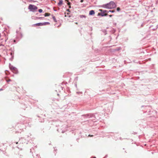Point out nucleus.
<instances>
[{
	"mask_svg": "<svg viewBox=\"0 0 158 158\" xmlns=\"http://www.w3.org/2000/svg\"><path fill=\"white\" fill-rule=\"evenodd\" d=\"M81 17H85V15H82Z\"/></svg>",
	"mask_w": 158,
	"mask_h": 158,
	"instance_id": "nucleus-18",
	"label": "nucleus"
},
{
	"mask_svg": "<svg viewBox=\"0 0 158 158\" xmlns=\"http://www.w3.org/2000/svg\"><path fill=\"white\" fill-rule=\"evenodd\" d=\"M70 4H71V3H70V2H68V5L69 6H70Z\"/></svg>",
	"mask_w": 158,
	"mask_h": 158,
	"instance_id": "nucleus-15",
	"label": "nucleus"
},
{
	"mask_svg": "<svg viewBox=\"0 0 158 158\" xmlns=\"http://www.w3.org/2000/svg\"><path fill=\"white\" fill-rule=\"evenodd\" d=\"M120 9L119 7H118L117 9V11H119L120 10Z\"/></svg>",
	"mask_w": 158,
	"mask_h": 158,
	"instance_id": "nucleus-14",
	"label": "nucleus"
},
{
	"mask_svg": "<svg viewBox=\"0 0 158 158\" xmlns=\"http://www.w3.org/2000/svg\"><path fill=\"white\" fill-rule=\"evenodd\" d=\"M6 81L7 82H8L11 81V80H10V79H6Z\"/></svg>",
	"mask_w": 158,
	"mask_h": 158,
	"instance_id": "nucleus-11",
	"label": "nucleus"
},
{
	"mask_svg": "<svg viewBox=\"0 0 158 158\" xmlns=\"http://www.w3.org/2000/svg\"><path fill=\"white\" fill-rule=\"evenodd\" d=\"M83 1V0H81V2H82Z\"/></svg>",
	"mask_w": 158,
	"mask_h": 158,
	"instance_id": "nucleus-19",
	"label": "nucleus"
},
{
	"mask_svg": "<svg viewBox=\"0 0 158 158\" xmlns=\"http://www.w3.org/2000/svg\"><path fill=\"white\" fill-rule=\"evenodd\" d=\"M18 142H17L16 143V144H18Z\"/></svg>",
	"mask_w": 158,
	"mask_h": 158,
	"instance_id": "nucleus-23",
	"label": "nucleus"
},
{
	"mask_svg": "<svg viewBox=\"0 0 158 158\" xmlns=\"http://www.w3.org/2000/svg\"><path fill=\"white\" fill-rule=\"evenodd\" d=\"M34 25L38 26H43L44 25H43V23H37L36 24H34Z\"/></svg>",
	"mask_w": 158,
	"mask_h": 158,
	"instance_id": "nucleus-6",
	"label": "nucleus"
},
{
	"mask_svg": "<svg viewBox=\"0 0 158 158\" xmlns=\"http://www.w3.org/2000/svg\"><path fill=\"white\" fill-rule=\"evenodd\" d=\"M50 15V14L48 13H46L44 14V16L47 17L49 16Z\"/></svg>",
	"mask_w": 158,
	"mask_h": 158,
	"instance_id": "nucleus-8",
	"label": "nucleus"
},
{
	"mask_svg": "<svg viewBox=\"0 0 158 158\" xmlns=\"http://www.w3.org/2000/svg\"><path fill=\"white\" fill-rule=\"evenodd\" d=\"M53 20H54L55 22H56V18H55V17L53 16Z\"/></svg>",
	"mask_w": 158,
	"mask_h": 158,
	"instance_id": "nucleus-13",
	"label": "nucleus"
},
{
	"mask_svg": "<svg viewBox=\"0 0 158 158\" xmlns=\"http://www.w3.org/2000/svg\"><path fill=\"white\" fill-rule=\"evenodd\" d=\"M93 158H96V157H93Z\"/></svg>",
	"mask_w": 158,
	"mask_h": 158,
	"instance_id": "nucleus-24",
	"label": "nucleus"
},
{
	"mask_svg": "<svg viewBox=\"0 0 158 158\" xmlns=\"http://www.w3.org/2000/svg\"><path fill=\"white\" fill-rule=\"evenodd\" d=\"M148 59V60L150 59V58H149Z\"/></svg>",
	"mask_w": 158,
	"mask_h": 158,
	"instance_id": "nucleus-25",
	"label": "nucleus"
},
{
	"mask_svg": "<svg viewBox=\"0 0 158 158\" xmlns=\"http://www.w3.org/2000/svg\"><path fill=\"white\" fill-rule=\"evenodd\" d=\"M115 12V10H110L109 11H108V13L109 12H111L112 13H114Z\"/></svg>",
	"mask_w": 158,
	"mask_h": 158,
	"instance_id": "nucleus-10",
	"label": "nucleus"
},
{
	"mask_svg": "<svg viewBox=\"0 0 158 158\" xmlns=\"http://www.w3.org/2000/svg\"><path fill=\"white\" fill-rule=\"evenodd\" d=\"M43 18H42V17H39V18H38V19H42Z\"/></svg>",
	"mask_w": 158,
	"mask_h": 158,
	"instance_id": "nucleus-17",
	"label": "nucleus"
},
{
	"mask_svg": "<svg viewBox=\"0 0 158 158\" xmlns=\"http://www.w3.org/2000/svg\"><path fill=\"white\" fill-rule=\"evenodd\" d=\"M43 11V10L42 9H39V12H40V13H41Z\"/></svg>",
	"mask_w": 158,
	"mask_h": 158,
	"instance_id": "nucleus-12",
	"label": "nucleus"
},
{
	"mask_svg": "<svg viewBox=\"0 0 158 158\" xmlns=\"http://www.w3.org/2000/svg\"><path fill=\"white\" fill-rule=\"evenodd\" d=\"M43 23L44 25H45L47 24H50L49 23V22H44Z\"/></svg>",
	"mask_w": 158,
	"mask_h": 158,
	"instance_id": "nucleus-9",
	"label": "nucleus"
},
{
	"mask_svg": "<svg viewBox=\"0 0 158 158\" xmlns=\"http://www.w3.org/2000/svg\"><path fill=\"white\" fill-rule=\"evenodd\" d=\"M63 3V1L62 0H60L58 2V5L59 6H61Z\"/></svg>",
	"mask_w": 158,
	"mask_h": 158,
	"instance_id": "nucleus-7",
	"label": "nucleus"
},
{
	"mask_svg": "<svg viewBox=\"0 0 158 158\" xmlns=\"http://www.w3.org/2000/svg\"><path fill=\"white\" fill-rule=\"evenodd\" d=\"M65 1H67V2H69L68 0H65Z\"/></svg>",
	"mask_w": 158,
	"mask_h": 158,
	"instance_id": "nucleus-22",
	"label": "nucleus"
},
{
	"mask_svg": "<svg viewBox=\"0 0 158 158\" xmlns=\"http://www.w3.org/2000/svg\"><path fill=\"white\" fill-rule=\"evenodd\" d=\"M28 8V9L32 11H34L37 9V7L36 6L31 4H30L29 5Z\"/></svg>",
	"mask_w": 158,
	"mask_h": 158,
	"instance_id": "nucleus-2",
	"label": "nucleus"
},
{
	"mask_svg": "<svg viewBox=\"0 0 158 158\" xmlns=\"http://www.w3.org/2000/svg\"><path fill=\"white\" fill-rule=\"evenodd\" d=\"M116 6V4L114 2L111 1L109 3L103 5L102 7L106 8L111 9L115 8Z\"/></svg>",
	"mask_w": 158,
	"mask_h": 158,
	"instance_id": "nucleus-1",
	"label": "nucleus"
},
{
	"mask_svg": "<svg viewBox=\"0 0 158 158\" xmlns=\"http://www.w3.org/2000/svg\"><path fill=\"white\" fill-rule=\"evenodd\" d=\"M3 89H0V91L2 90Z\"/></svg>",
	"mask_w": 158,
	"mask_h": 158,
	"instance_id": "nucleus-21",
	"label": "nucleus"
},
{
	"mask_svg": "<svg viewBox=\"0 0 158 158\" xmlns=\"http://www.w3.org/2000/svg\"><path fill=\"white\" fill-rule=\"evenodd\" d=\"M95 14V12L94 10H91L89 11V15H94Z\"/></svg>",
	"mask_w": 158,
	"mask_h": 158,
	"instance_id": "nucleus-5",
	"label": "nucleus"
},
{
	"mask_svg": "<svg viewBox=\"0 0 158 158\" xmlns=\"http://www.w3.org/2000/svg\"><path fill=\"white\" fill-rule=\"evenodd\" d=\"M109 17H111L112 16V15H109Z\"/></svg>",
	"mask_w": 158,
	"mask_h": 158,
	"instance_id": "nucleus-20",
	"label": "nucleus"
},
{
	"mask_svg": "<svg viewBox=\"0 0 158 158\" xmlns=\"http://www.w3.org/2000/svg\"><path fill=\"white\" fill-rule=\"evenodd\" d=\"M10 69L11 71H12L14 73H16L18 72L17 69L15 67H14L12 66H10Z\"/></svg>",
	"mask_w": 158,
	"mask_h": 158,
	"instance_id": "nucleus-4",
	"label": "nucleus"
},
{
	"mask_svg": "<svg viewBox=\"0 0 158 158\" xmlns=\"http://www.w3.org/2000/svg\"><path fill=\"white\" fill-rule=\"evenodd\" d=\"M89 136H90V137H93V135H89Z\"/></svg>",
	"mask_w": 158,
	"mask_h": 158,
	"instance_id": "nucleus-16",
	"label": "nucleus"
},
{
	"mask_svg": "<svg viewBox=\"0 0 158 158\" xmlns=\"http://www.w3.org/2000/svg\"><path fill=\"white\" fill-rule=\"evenodd\" d=\"M99 10L101 11V15L102 16H106L107 15V14H105L106 13H108V11L106 10H103L102 9Z\"/></svg>",
	"mask_w": 158,
	"mask_h": 158,
	"instance_id": "nucleus-3",
	"label": "nucleus"
}]
</instances>
